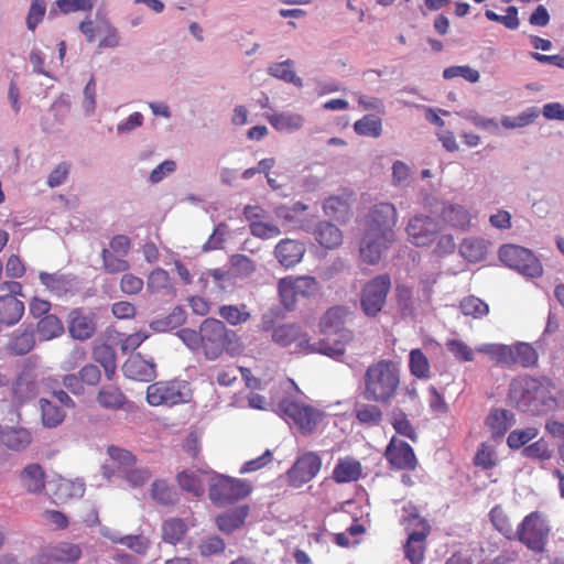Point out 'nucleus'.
Returning <instances> with one entry per match:
<instances>
[{"mask_svg":"<svg viewBox=\"0 0 564 564\" xmlns=\"http://www.w3.org/2000/svg\"><path fill=\"white\" fill-rule=\"evenodd\" d=\"M553 387L549 380H538L530 377H520L510 383L509 400L523 412L531 414H545L557 406Z\"/></svg>","mask_w":564,"mask_h":564,"instance_id":"2","label":"nucleus"},{"mask_svg":"<svg viewBox=\"0 0 564 564\" xmlns=\"http://www.w3.org/2000/svg\"><path fill=\"white\" fill-rule=\"evenodd\" d=\"M318 290L315 278L310 275L288 276L279 281V293L285 307L291 308L297 296H311Z\"/></svg>","mask_w":564,"mask_h":564,"instance_id":"15","label":"nucleus"},{"mask_svg":"<svg viewBox=\"0 0 564 564\" xmlns=\"http://www.w3.org/2000/svg\"><path fill=\"white\" fill-rule=\"evenodd\" d=\"M384 456L393 467L399 469H412L416 465V458L411 446L397 437L391 438Z\"/></svg>","mask_w":564,"mask_h":564,"instance_id":"19","label":"nucleus"},{"mask_svg":"<svg viewBox=\"0 0 564 564\" xmlns=\"http://www.w3.org/2000/svg\"><path fill=\"white\" fill-rule=\"evenodd\" d=\"M268 74L274 78L283 80L285 83L293 84L296 87L303 86V80L294 70V62L292 59H285L283 62H274L268 66Z\"/></svg>","mask_w":564,"mask_h":564,"instance_id":"34","label":"nucleus"},{"mask_svg":"<svg viewBox=\"0 0 564 564\" xmlns=\"http://www.w3.org/2000/svg\"><path fill=\"white\" fill-rule=\"evenodd\" d=\"M322 459L313 453L307 452L299 456L293 467L289 470L288 476L292 486L301 487L311 481L321 470Z\"/></svg>","mask_w":564,"mask_h":564,"instance_id":"16","label":"nucleus"},{"mask_svg":"<svg viewBox=\"0 0 564 564\" xmlns=\"http://www.w3.org/2000/svg\"><path fill=\"white\" fill-rule=\"evenodd\" d=\"M538 434V429L532 426L514 430L509 434L507 438L508 446L512 449H518L529 443L531 440L535 438Z\"/></svg>","mask_w":564,"mask_h":564,"instance_id":"57","label":"nucleus"},{"mask_svg":"<svg viewBox=\"0 0 564 564\" xmlns=\"http://www.w3.org/2000/svg\"><path fill=\"white\" fill-rule=\"evenodd\" d=\"M250 232L260 239H273L281 235V229L273 223L262 220L250 224Z\"/></svg>","mask_w":564,"mask_h":564,"instance_id":"63","label":"nucleus"},{"mask_svg":"<svg viewBox=\"0 0 564 564\" xmlns=\"http://www.w3.org/2000/svg\"><path fill=\"white\" fill-rule=\"evenodd\" d=\"M96 400L98 404L107 410L117 411L124 406L127 398L120 388L107 384L97 393Z\"/></svg>","mask_w":564,"mask_h":564,"instance_id":"30","label":"nucleus"},{"mask_svg":"<svg viewBox=\"0 0 564 564\" xmlns=\"http://www.w3.org/2000/svg\"><path fill=\"white\" fill-rule=\"evenodd\" d=\"M550 527L546 520L538 512L528 514L519 525L516 534L520 542L533 552H543Z\"/></svg>","mask_w":564,"mask_h":564,"instance_id":"13","label":"nucleus"},{"mask_svg":"<svg viewBox=\"0 0 564 564\" xmlns=\"http://www.w3.org/2000/svg\"><path fill=\"white\" fill-rule=\"evenodd\" d=\"M272 340L280 346H290L295 344L297 348L311 352L312 344L308 343L306 334L295 324H283L274 328Z\"/></svg>","mask_w":564,"mask_h":564,"instance_id":"20","label":"nucleus"},{"mask_svg":"<svg viewBox=\"0 0 564 564\" xmlns=\"http://www.w3.org/2000/svg\"><path fill=\"white\" fill-rule=\"evenodd\" d=\"M34 346V336L32 332L24 330L15 335L10 344L9 349L15 355L28 354Z\"/></svg>","mask_w":564,"mask_h":564,"instance_id":"60","label":"nucleus"},{"mask_svg":"<svg viewBox=\"0 0 564 564\" xmlns=\"http://www.w3.org/2000/svg\"><path fill=\"white\" fill-rule=\"evenodd\" d=\"M485 15L488 20L501 23L509 30H517L520 25L518 9L513 6L506 9L505 15L497 14L492 10H486Z\"/></svg>","mask_w":564,"mask_h":564,"instance_id":"53","label":"nucleus"},{"mask_svg":"<svg viewBox=\"0 0 564 564\" xmlns=\"http://www.w3.org/2000/svg\"><path fill=\"white\" fill-rule=\"evenodd\" d=\"M391 281L389 275L381 274L370 280L361 292V308L367 316H376L383 307Z\"/></svg>","mask_w":564,"mask_h":564,"instance_id":"14","label":"nucleus"},{"mask_svg":"<svg viewBox=\"0 0 564 564\" xmlns=\"http://www.w3.org/2000/svg\"><path fill=\"white\" fill-rule=\"evenodd\" d=\"M499 260L508 268L517 271L525 278H539L543 273V267L536 256L528 248L519 245L507 243L499 248Z\"/></svg>","mask_w":564,"mask_h":564,"instance_id":"8","label":"nucleus"},{"mask_svg":"<svg viewBox=\"0 0 564 564\" xmlns=\"http://www.w3.org/2000/svg\"><path fill=\"white\" fill-rule=\"evenodd\" d=\"M225 324L215 318H207L200 325V348L209 360L217 359L225 350H229L230 336Z\"/></svg>","mask_w":564,"mask_h":564,"instance_id":"9","label":"nucleus"},{"mask_svg":"<svg viewBox=\"0 0 564 564\" xmlns=\"http://www.w3.org/2000/svg\"><path fill=\"white\" fill-rule=\"evenodd\" d=\"M315 239L318 243L327 249H334L341 245V230L332 223L321 221L314 231Z\"/></svg>","mask_w":564,"mask_h":564,"instance_id":"31","label":"nucleus"},{"mask_svg":"<svg viewBox=\"0 0 564 564\" xmlns=\"http://www.w3.org/2000/svg\"><path fill=\"white\" fill-rule=\"evenodd\" d=\"M214 473L205 469H187L177 476L178 485L182 489L200 496L204 492L205 485L210 486Z\"/></svg>","mask_w":564,"mask_h":564,"instance_id":"22","label":"nucleus"},{"mask_svg":"<svg viewBox=\"0 0 564 564\" xmlns=\"http://www.w3.org/2000/svg\"><path fill=\"white\" fill-rule=\"evenodd\" d=\"M397 366L387 360L371 365L365 373V399L376 402L390 400L399 386Z\"/></svg>","mask_w":564,"mask_h":564,"instance_id":"5","label":"nucleus"},{"mask_svg":"<svg viewBox=\"0 0 564 564\" xmlns=\"http://www.w3.org/2000/svg\"><path fill=\"white\" fill-rule=\"evenodd\" d=\"M186 321V312L176 306L172 310V312L164 317L156 318L150 323V328L154 332H169L174 328L180 327Z\"/></svg>","mask_w":564,"mask_h":564,"instance_id":"39","label":"nucleus"},{"mask_svg":"<svg viewBox=\"0 0 564 564\" xmlns=\"http://www.w3.org/2000/svg\"><path fill=\"white\" fill-rule=\"evenodd\" d=\"M78 28L88 43H93L99 36L98 47L100 50L116 48L121 44L119 30L107 17H99L97 14L95 21L86 18L79 23Z\"/></svg>","mask_w":564,"mask_h":564,"instance_id":"12","label":"nucleus"},{"mask_svg":"<svg viewBox=\"0 0 564 564\" xmlns=\"http://www.w3.org/2000/svg\"><path fill=\"white\" fill-rule=\"evenodd\" d=\"M97 90H96V80L94 77L87 82L86 86L83 90V100H82V109L84 111V116L89 118L95 115L97 108Z\"/></svg>","mask_w":564,"mask_h":564,"instance_id":"52","label":"nucleus"},{"mask_svg":"<svg viewBox=\"0 0 564 564\" xmlns=\"http://www.w3.org/2000/svg\"><path fill=\"white\" fill-rule=\"evenodd\" d=\"M474 463L476 466L484 469H490L496 466L497 455L495 448L491 445L482 443L475 455Z\"/></svg>","mask_w":564,"mask_h":564,"instance_id":"62","label":"nucleus"},{"mask_svg":"<svg viewBox=\"0 0 564 564\" xmlns=\"http://www.w3.org/2000/svg\"><path fill=\"white\" fill-rule=\"evenodd\" d=\"M147 289L150 293L164 292L165 294H174L175 290L171 283L169 273L161 268H156L150 272L147 279Z\"/></svg>","mask_w":564,"mask_h":564,"instance_id":"41","label":"nucleus"},{"mask_svg":"<svg viewBox=\"0 0 564 564\" xmlns=\"http://www.w3.org/2000/svg\"><path fill=\"white\" fill-rule=\"evenodd\" d=\"M513 347L514 365L519 364L523 367H531L538 362V354L535 349L528 343L519 341Z\"/></svg>","mask_w":564,"mask_h":564,"instance_id":"46","label":"nucleus"},{"mask_svg":"<svg viewBox=\"0 0 564 564\" xmlns=\"http://www.w3.org/2000/svg\"><path fill=\"white\" fill-rule=\"evenodd\" d=\"M351 195H332L324 199L323 210L326 216L340 223H346L350 217Z\"/></svg>","mask_w":564,"mask_h":564,"instance_id":"23","label":"nucleus"},{"mask_svg":"<svg viewBox=\"0 0 564 564\" xmlns=\"http://www.w3.org/2000/svg\"><path fill=\"white\" fill-rule=\"evenodd\" d=\"M397 209L391 203L373 205L361 223L359 254L364 262L377 264L395 240Z\"/></svg>","mask_w":564,"mask_h":564,"instance_id":"1","label":"nucleus"},{"mask_svg":"<svg viewBox=\"0 0 564 564\" xmlns=\"http://www.w3.org/2000/svg\"><path fill=\"white\" fill-rule=\"evenodd\" d=\"M348 316L349 311L346 307L329 308L319 322V329L324 337L312 344L311 352H318L334 359L343 356L346 345L352 339V333L345 327Z\"/></svg>","mask_w":564,"mask_h":564,"instance_id":"3","label":"nucleus"},{"mask_svg":"<svg viewBox=\"0 0 564 564\" xmlns=\"http://www.w3.org/2000/svg\"><path fill=\"white\" fill-rule=\"evenodd\" d=\"M122 371L127 378L149 382L156 377V364L152 357H144L138 352L127 359Z\"/></svg>","mask_w":564,"mask_h":564,"instance_id":"18","label":"nucleus"},{"mask_svg":"<svg viewBox=\"0 0 564 564\" xmlns=\"http://www.w3.org/2000/svg\"><path fill=\"white\" fill-rule=\"evenodd\" d=\"M41 283L52 293L61 295L68 291L70 288V279L68 275L54 272H40L39 274Z\"/></svg>","mask_w":564,"mask_h":564,"instance_id":"42","label":"nucleus"},{"mask_svg":"<svg viewBox=\"0 0 564 564\" xmlns=\"http://www.w3.org/2000/svg\"><path fill=\"white\" fill-rule=\"evenodd\" d=\"M219 315L231 325H239L249 319L250 313L246 311V306L224 305L219 308Z\"/></svg>","mask_w":564,"mask_h":564,"instance_id":"59","label":"nucleus"},{"mask_svg":"<svg viewBox=\"0 0 564 564\" xmlns=\"http://www.w3.org/2000/svg\"><path fill=\"white\" fill-rule=\"evenodd\" d=\"M459 252L470 262L481 261L487 253V242L481 238H466L459 246Z\"/></svg>","mask_w":564,"mask_h":564,"instance_id":"40","label":"nucleus"},{"mask_svg":"<svg viewBox=\"0 0 564 564\" xmlns=\"http://www.w3.org/2000/svg\"><path fill=\"white\" fill-rule=\"evenodd\" d=\"M392 184L399 187L409 186L413 178V166L403 161H394L392 166Z\"/></svg>","mask_w":564,"mask_h":564,"instance_id":"49","label":"nucleus"},{"mask_svg":"<svg viewBox=\"0 0 564 564\" xmlns=\"http://www.w3.org/2000/svg\"><path fill=\"white\" fill-rule=\"evenodd\" d=\"M476 351L488 356L489 360L501 367L514 365L513 347L505 344L485 343L476 346Z\"/></svg>","mask_w":564,"mask_h":564,"instance_id":"25","label":"nucleus"},{"mask_svg":"<svg viewBox=\"0 0 564 564\" xmlns=\"http://www.w3.org/2000/svg\"><path fill=\"white\" fill-rule=\"evenodd\" d=\"M251 491L248 481L214 474L209 488V498L218 506H226L246 498Z\"/></svg>","mask_w":564,"mask_h":564,"instance_id":"10","label":"nucleus"},{"mask_svg":"<svg viewBox=\"0 0 564 564\" xmlns=\"http://www.w3.org/2000/svg\"><path fill=\"white\" fill-rule=\"evenodd\" d=\"M229 262H230L231 269L234 270V273L238 278H242V279L249 278L257 270L256 262L245 254H240V253L232 254L230 257Z\"/></svg>","mask_w":564,"mask_h":564,"instance_id":"50","label":"nucleus"},{"mask_svg":"<svg viewBox=\"0 0 564 564\" xmlns=\"http://www.w3.org/2000/svg\"><path fill=\"white\" fill-rule=\"evenodd\" d=\"M96 315L83 308H75L69 312L67 317L68 333L76 340H87L96 332Z\"/></svg>","mask_w":564,"mask_h":564,"instance_id":"17","label":"nucleus"},{"mask_svg":"<svg viewBox=\"0 0 564 564\" xmlns=\"http://www.w3.org/2000/svg\"><path fill=\"white\" fill-rule=\"evenodd\" d=\"M522 456L527 458H534L546 460L552 457V451L544 438H540L522 449Z\"/></svg>","mask_w":564,"mask_h":564,"instance_id":"64","label":"nucleus"},{"mask_svg":"<svg viewBox=\"0 0 564 564\" xmlns=\"http://www.w3.org/2000/svg\"><path fill=\"white\" fill-rule=\"evenodd\" d=\"M188 384L182 380L159 381L147 388V401L152 406H172L189 399Z\"/></svg>","mask_w":564,"mask_h":564,"instance_id":"11","label":"nucleus"},{"mask_svg":"<svg viewBox=\"0 0 564 564\" xmlns=\"http://www.w3.org/2000/svg\"><path fill=\"white\" fill-rule=\"evenodd\" d=\"M490 520L494 524V527L506 538L511 539L514 535V532L512 530V527L510 524V521L505 513V511L500 507H495L491 509L490 513Z\"/></svg>","mask_w":564,"mask_h":564,"instance_id":"61","label":"nucleus"},{"mask_svg":"<svg viewBox=\"0 0 564 564\" xmlns=\"http://www.w3.org/2000/svg\"><path fill=\"white\" fill-rule=\"evenodd\" d=\"M513 415L507 410H492L486 420V425L494 437H501L512 425Z\"/></svg>","mask_w":564,"mask_h":564,"instance_id":"35","label":"nucleus"},{"mask_svg":"<svg viewBox=\"0 0 564 564\" xmlns=\"http://www.w3.org/2000/svg\"><path fill=\"white\" fill-rule=\"evenodd\" d=\"M47 550L55 562L70 563L82 556V547L69 542H59L48 546Z\"/></svg>","mask_w":564,"mask_h":564,"instance_id":"38","label":"nucleus"},{"mask_svg":"<svg viewBox=\"0 0 564 564\" xmlns=\"http://www.w3.org/2000/svg\"><path fill=\"white\" fill-rule=\"evenodd\" d=\"M269 123L279 132L293 133L305 124L303 115L292 111H280L265 115Z\"/></svg>","mask_w":564,"mask_h":564,"instance_id":"24","label":"nucleus"},{"mask_svg":"<svg viewBox=\"0 0 564 564\" xmlns=\"http://www.w3.org/2000/svg\"><path fill=\"white\" fill-rule=\"evenodd\" d=\"M361 464L351 457L340 458L333 470V479L338 484L351 482L359 479Z\"/></svg>","mask_w":564,"mask_h":564,"instance_id":"28","label":"nucleus"},{"mask_svg":"<svg viewBox=\"0 0 564 564\" xmlns=\"http://www.w3.org/2000/svg\"><path fill=\"white\" fill-rule=\"evenodd\" d=\"M248 511L249 509L247 506H241L235 510L218 516L216 519L217 528L227 534L234 532L243 524L248 516Z\"/></svg>","mask_w":564,"mask_h":564,"instance_id":"33","label":"nucleus"},{"mask_svg":"<svg viewBox=\"0 0 564 564\" xmlns=\"http://www.w3.org/2000/svg\"><path fill=\"white\" fill-rule=\"evenodd\" d=\"M305 253V246L294 239H282L274 248V257L278 262L285 268H291L300 263Z\"/></svg>","mask_w":564,"mask_h":564,"instance_id":"21","label":"nucleus"},{"mask_svg":"<svg viewBox=\"0 0 564 564\" xmlns=\"http://www.w3.org/2000/svg\"><path fill=\"white\" fill-rule=\"evenodd\" d=\"M36 333L41 340H51L64 333V325L57 316L48 314L39 321Z\"/></svg>","mask_w":564,"mask_h":564,"instance_id":"37","label":"nucleus"},{"mask_svg":"<svg viewBox=\"0 0 564 564\" xmlns=\"http://www.w3.org/2000/svg\"><path fill=\"white\" fill-rule=\"evenodd\" d=\"M41 422L47 429H55L61 425L66 416V413L58 405L46 399H40Z\"/></svg>","mask_w":564,"mask_h":564,"instance_id":"36","label":"nucleus"},{"mask_svg":"<svg viewBox=\"0 0 564 564\" xmlns=\"http://www.w3.org/2000/svg\"><path fill=\"white\" fill-rule=\"evenodd\" d=\"M100 534L115 543L126 545L137 554L143 555L147 553L150 542L143 535H121L118 531L111 530L107 527L100 528Z\"/></svg>","mask_w":564,"mask_h":564,"instance_id":"26","label":"nucleus"},{"mask_svg":"<svg viewBox=\"0 0 564 564\" xmlns=\"http://www.w3.org/2000/svg\"><path fill=\"white\" fill-rule=\"evenodd\" d=\"M354 130L358 135L376 139L382 133V121L373 115H367L354 123Z\"/></svg>","mask_w":564,"mask_h":564,"instance_id":"44","label":"nucleus"},{"mask_svg":"<svg viewBox=\"0 0 564 564\" xmlns=\"http://www.w3.org/2000/svg\"><path fill=\"white\" fill-rule=\"evenodd\" d=\"M400 523L409 532L404 546L405 556L412 564H421L423 560V518L417 506L408 502L402 508Z\"/></svg>","mask_w":564,"mask_h":564,"instance_id":"7","label":"nucleus"},{"mask_svg":"<svg viewBox=\"0 0 564 564\" xmlns=\"http://www.w3.org/2000/svg\"><path fill=\"white\" fill-rule=\"evenodd\" d=\"M281 388L288 395L276 402V412L288 424L296 426L301 433L311 434L322 422L324 413L293 395V393L300 394L293 380L283 381Z\"/></svg>","mask_w":564,"mask_h":564,"instance_id":"4","label":"nucleus"},{"mask_svg":"<svg viewBox=\"0 0 564 564\" xmlns=\"http://www.w3.org/2000/svg\"><path fill=\"white\" fill-rule=\"evenodd\" d=\"M121 477L131 486L140 487L151 479L152 471L149 469V467L138 465L135 462L123 474H121Z\"/></svg>","mask_w":564,"mask_h":564,"instance_id":"47","label":"nucleus"},{"mask_svg":"<svg viewBox=\"0 0 564 564\" xmlns=\"http://www.w3.org/2000/svg\"><path fill=\"white\" fill-rule=\"evenodd\" d=\"M443 77L445 79H452L462 77L468 83H477L480 78V74L477 69L468 65L449 66L443 70Z\"/></svg>","mask_w":564,"mask_h":564,"instance_id":"58","label":"nucleus"},{"mask_svg":"<svg viewBox=\"0 0 564 564\" xmlns=\"http://www.w3.org/2000/svg\"><path fill=\"white\" fill-rule=\"evenodd\" d=\"M85 494V485L82 480L62 478L56 481L53 498L55 502H67L73 498H82Z\"/></svg>","mask_w":564,"mask_h":564,"instance_id":"29","label":"nucleus"},{"mask_svg":"<svg viewBox=\"0 0 564 564\" xmlns=\"http://www.w3.org/2000/svg\"><path fill=\"white\" fill-rule=\"evenodd\" d=\"M12 398L18 403L30 400L35 394V384L31 372L22 371L11 387Z\"/></svg>","mask_w":564,"mask_h":564,"instance_id":"32","label":"nucleus"},{"mask_svg":"<svg viewBox=\"0 0 564 564\" xmlns=\"http://www.w3.org/2000/svg\"><path fill=\"white\" fill-rule=\"evenodd\" d=\"M429 205L430 215H425V240L427 231L436 232L446 225L459 229L469 227L471 215L466 207L438 199H433Z\"/></svg>","mask_w":564,"mask_h":564,"instance_id":"6","label":"nucleus"},{"mask_svg":"<svg viewBox=\"0 0 564 564\" xmlns=\"http://www.w3.org/2000/svg\"><path fill=\"white\" fill-rule=\"evenodd\" d=\"M539 116L536 108H529L516 117L505 116L501 118V126L506 129L524 128L531 124Z\"/></svg>","mask_w":564,"mask_h":564,"instance_id":"51","label":"nucleus"},{"mask_svg":"<svg viewBox=\"0 0 564 564\" xmlns=\"http://www.w3.org/2000/svg\"><path fill=\"white\" fill-rule=\"evenodd\" d=\"M187 525L182 519L170 518L162 523V539L170 544L178 543L185 535Z\"/></svg>","mask_w":564,"mask_h":564,"instance_id":"43","label":"nucleus"},{"mask_svg":"<svg viewBox=\"0 0 564 564\" xmlns=\"http://www.w3.org/2000/svg\"><path fill=\"white\" fill-rule=\"evenodd\" d=\"M20 480L30 494H41L45 488V473L39 464L25 466L20 474Z\"/></svg>","mask_w":564,"mask_h":564,"instance_id":"27","label":"nucleus"},{"mask_svg":"<svg viewBox=\"0 0 564 564\" xmlns=\"http://www.w3.org/2000/svg\"><path fill=\"white\" fill-rule=\"evenodd\" d=\"M94 359L102 366L106 377L111 380L117 369L113 349L108 345H100L94 350Z\"/></svg>","mask_w":564,"mask_h":564,"instance_id":"45","label":"nucleus"},{"mask_svg":"<svg viewBox=\"0 0 564 564\" xmlns=\"http://www.w3.org/2000/svg\"><path fill=\"white\" fill-rule=\"evenodd\" d=\"M448 351L455 357V359L464 362H470L475 359L476 348L473 349L467 344L459 339H448L446 341Z\"/></svg>","mask_w":564,"mask_h":564,"instance_id":"55","label":"nucleus"},{"mask_svg":"<svg viewBox=\"0 0 564 564\" xmlns=\"http://www.w3.org/2000/svg\"><path fill=\"white\" fill-rule=\"evenodd\" d=\"M152 498L161 505H173L176 500V495L173 489L164 480H155L151 487Z\"/></svg>","mask_w":564,"mask_h":564,"instance_id":"56","label":"nucleus"},{"mask_svg":"<svg viewBox=\"0 0 564 564\" xmlns=\"http://www.w3.org/2000/svg\"><path fill=\"white\" fill-rule=\"evenodd\" d=\"M459 308L464 315H469L475 318L486 316L489 312L488 304L473 295L464 297L459 303Z\"/></svg>","mask_w":564,"mask_h":564,"instance_id":"48","label":"nucleus"},{"mask_svg":"<svg viewBox=\"0 0 564 564\" xmlns=\"http://www.w3.org/2000/svg\"><path fill=\"white\" fill-rule=\"evenodd\" d=\"M107 453L109 457L118 465V471L120 475L123 474L137 460L135 456L131 452L117 446H109Z\"/></svg>","mask_w":564,"mask_h":564,"instance_id":"54","label":"nucleus"}]
</instances>
